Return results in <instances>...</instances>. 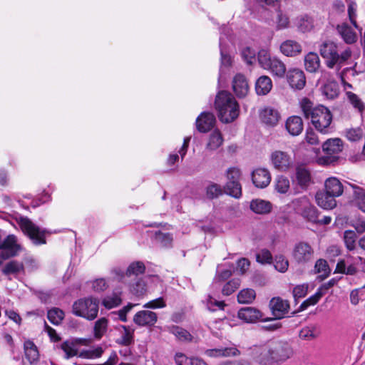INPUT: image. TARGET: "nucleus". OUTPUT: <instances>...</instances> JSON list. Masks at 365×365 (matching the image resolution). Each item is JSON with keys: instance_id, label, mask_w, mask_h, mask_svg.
<instances>
[{"instance_id": "nucleus-10", "label": "nucleus", "mask_w": 365, "mask_h": 365, "mask_svg": "<svg viewBox=\"0 0 365 365\" xmlns=\"http://www.w3.org/2000/svg\"><path fill=\"white\" fill-rule=\"evenodd\" d=\"M269 307L271 310L273 319H281L288 314L289 310V303L287 300L282 299L279 297H273L269 303ZM272 320V319H271Z\"/></svg>"}, {"instance_id": "nucleus-5", "label": "nucleus", "mask_w": 365, "mask_h": 365, "mask_svg": "<svg viewBox=\"0 0 365 365\" xmlns=\"http://www.w3.org/2000/svg\"><path fill=\"white\" fill-rule=\"evenodd\" d=\"M98 304L99 300L94 297L80 299L73 303L72 312L76 316L91 321L98 315Z\"/></svg>"}, {"instance_id": "nucleus-24", "label": "nucleus", "mask_w": 365, "mask_h": 365, "mask_svg": "<svg viewBox=\"0 0 365 365\" xmlns=\"http://www.w3.org/2000/svg\"><path fill=\"white\" fill-rule=\"evenodd\" d=\"M325 191L336 197L342 195L344 188L336 178H329L325 181Z\"/></svg>"}, {"instance_id": "nucleus-16", "label": "nucleus", "mask_w": 365, "mask_h": 365, "mask_svg": "<svg viewBox=\"0 0 365 365\" xmlns=\"http://www.w3.org/2000/svg\"><path fill=\"white\" fill-rule=\"evenodd\" d=\"M232 89L239 98H244L249 92V84L245 76L241 73L235 76L232 80Z\"/></svg>"}, {"instance_id": "nucleus-37", "label": "nucleus", "mask_w": 365, "mask_h": 365, "mask_svg": "<svg viewBox=\"0 0 365 365\" xmlns=\"http://www.w3.org/2000/svg\"><path fill=\"white\" fill-rule=\"evenodd\" d=\"M61 349L65 353V358L70 359L75 356H78L79 353L76 346V343L73 341H65L61 344Z\"/></svg>"}, {"instance_id": "nucleus-40", "label": "nucleus", "mask_w": 365, "mask_h": 365, "mask_svg": "<svg viewBox=\"0 0 365 365\" xmlns=\"http://www.w3.org/2000/svg\"><path fill=\"white\" fill-rule=\"evenodd\" d=\"M256 297L255 291L252 289H244L237 294V301L240 304H250Z\"/></svg>"}, {"instance_id": "nucleus-6", "label": "nucleus", "mask_w": 365, "mask_h": 365, "mask_svg": "<svg viewBox=\"0 0 365 365\" xmlns=\"http://www.w3.org/2000/svg\"><path fill=\"white\" fill-rule=\"evenodd\" d=\"M19 224L23 232L29 237L34 245H40L46 243L45 236L46 231L40 229L29 218L21 217Z\"/></svg>"}, {"instance_id": "nucleus-42", "label": "nucleus", "mask_w": 365, "mask_h": 365, "mask_svg": "<svg viewBox=\"0 0 365 365\" xmlns=\"http://www.w3.org/2000/svg\"><path fill=\"white\" fill-rule=\"evenodd\" d=\"M344 242L346 249L349 251L354 250L356 245V235L353 230H346L344 232Z\"/></svg>"}, {"instance_id": "nucleus-12", "label": "nucleus", "mask_w": 365, "mask_h": 365, "mask_svg": "<svg viewBox=\"0 0 365 365\" xmlns=\"http://www.w3.org/2000/svg\"><path fill=\"white\" fill-rule=\"evenodd\" d=\"M215 116L210 112H202L196 119V128L200 133H207L214 128Z\"/></svg>"}, {"instance_id": "nucleus-34", "label": "nucleus", "mask_w": 365, "mask_h": 365, "mask_svg": "<svg viewBox=\"0 0 365 365\" xmlns=\"http://www.w3.org/2000/svg\"><path fill=\"white\" fill-rule=\"evenodd\" d=\"M24 266L22 262L16 260H11L5 264L3 267L2 272L6 275H16L24 272Z\"/></svg>"}, {"instance_id": "nucleus-33", "label": "nucleus", "mask_w": 365, "mask_h": 365, "mask_svg": "<svg viewBox=\"0 0 365 365\" xmlns=\"http://www.w3.org/2000/svg\"><path fill=\"white\" fill-rule=\"evenodd\" d=\"M223 143V138L219 130H213L210 135L206 148L210 150H215Z\"/></svg>"}, {"instance_id": "nucleus-32", "label": "nucleus", "mask_w": 365, "mask_h": 365, "mask_svg": "<svg viewBox=\"0 0 365 365\" xmlns=\"http://www.w3.org/2000/svg\"><path fill=\"white\" fill-rule=\"evenodd\" d=\"M169 331L180 341L191 342L193 340V336L191 334L182 327L172 326L169 328Z\"/></svg>"}, {"instance_id": "nucleus-3", "label": "nucleus", "mask_w": 365, "mask_h": 365, "mask_svg": "<svg viewBox=\"0 0 365 365\" xmlns=\"http://www.w3.org/2000/svg\"><path fill=\"white\" fill-rule=\"evenodd\" d=\"M220 120L228 123L234 121L239 115V105L232 95L225 91L219 92L215 101Z\"/></svg>"}, {"instance_id": "nucleus-21", "label": "nucleus", "mask_w": 365, "mask_h": 365, "mask_svg": "<svg viewBox=\"0 0 365 365\" xmlns=\"http://www.w3.org/2000/svg\"><path fill=\"white\" fill-rule=\"evenodd\" d=\"M280 51L287 56H294L302 52V46L295 41L287 40L281 44Z\"/></svg>"}, {"instance_id": "nucleus-58", "label": "nucleus", "mask_w": 365, "mask_h": 365, "mask_svg": "<svg viewBox=\"0 0 365 365\" xmlns=\"http://www.w3.org/2000/svg\"><path fill=\"white\" fill-rule=\"evenodd\" d=\"M225 304L223 301H217L211 296H208L207 299V307L210 311H216L217 309H223Z\"/></svg>"}, {"instance_id": "nucleus-54", "label": "nucleus", "mask_w": 365, "mask_h": 365, "mask_svg": "<svg viewBox=\"0 0 365 365\" xmlns=\"http://www.w3.org/2000/svg\"><path fill=\"white\" fill-rule=\"evenodd\" d=\"M289 267L288 260L282 255L276 256L274 259V267L280 272H285Z\"/></svg>"}, {"instance_id": "nucleus-23", "label": "nucleus", "mask_w": 365, "mask_h": 365, "mask_svg": "<svg viewBox=\"0 0 365 365\" xmlns=\"http://www.w3.org/2000/svg\"><path fill=\"white\" fill-rule=\"evenodd\" d=\"M322 149L327 155L338 154L343 150L342 140L340 138L329 139L324 143Z\"/></svg>"}, {"instance_id": "nucleus-26", "label": "nucleus", "mask_w": 365, "mask_h": 365, "mask_svg": "<svg viewBox=\"0 0 365 365\" xmlns=\"http://www.w3.org/2000/svg\"><path fill=\"white\" fill-rule=\"evenodd\" d=\"M297 29L302 33L311 31L314 29V19L307 15L298 16L294 21Z\"/></svg>"}, {"instance_id": "nucleus-46", "label": "nucleus", "mask_w": 365, "mask_h": 365, "mask_svg": "<svg viewBox=\"0 0 365 365\" xmlns=\"http://www.w3.org/2000/svg\"><path fill=\"white\" fill-rule=\"evenodd\" d=\"M322 93L327 98L333 99L339 94L338 85L334 82L327 83L322 88Z\"/></svg>"}, {"instance_id": "nucleus-60", "label": "nucleus", "mask_w": 365, "mask_h": 365, "mask_svg": "<svg viewBox=\"0 0 365 365\" xmlns=\"http://www.w3.org/2000/svg\"><path fill=\"white\" fill-rule=\"evenodd\" d=\"M155 240L163 247H168L171 245L173 237L170 234L158 232L155 233Z\"/></svg>"}, {"instance_id": "nucleus-61", "label": "nucleus", "mask_w": 365, "mask_h": 365, "mask_svg": "<svg viewBox=\"0 0 365 365\" xmlns=\"http://www.w3.org/2000/svg\"><path fill=\"white\" fill-rule=\"evenodd\" d=\"M124 331L122 333L119 343L124 346H128L133 342V336L130 330L123 327Z\"/></svg>"}, {"instance_id": "nucleus-35", "label": "nucleus", "mask_w": 365, "mask_h": 365, "mask_svg": "<svg viewBox=\"0 0 365 365\" xmlns=\"http://www.w3.org/2000/svg\"><path fill=\"white\" fill-rule=\"evenodd\" d=\"M354 188V202L357 207L365 212V190L356 185H352Z\"/></svg>"}, {"instance_id": "nucleus-56", "label": "nucleus", "mask_w": 365, "mask_h": 365, "mask_svg": "<svg viewBox=\"0 0 365 365\" xmlns=\"http://www.w3.org/2000/svg\"><path fill=\"white\" fill-rule=\"evenodd\" d=\"M232 275V272L227 269H220V267L217 269L216 275L214 278L213 284H215L217 282H222L230 278Z\"/></svg>"}, {"instance_id": "nucleus-44", "label": "nucleus", "mask_w": 365, "mask_h": 365, "mask_svg": "<svg viewBox=\"0 0 365 365\" xmlns=\"http://www.w3.org/2000/svg\"><path fill=\"white\" fill-rule=\"evenodd\" d=\"M47 317L53 324L58 325L64 318V312L58 308H53L48 312Z\"/></svg>"}, {"instance_id": "nucleus-55", "label": "nucleus", "mask_w": 365, "mask_h": 365, "mask_svg": "<svg viewBox=\"0 0 365 365\" xmlns=\"http://www.w3.org/2000/svg\"><path fill=\"white\" fill-rule=\"evenodd\" d=\"M314 269L316 272L321 273L325 277H327L330 272L327 261L323 259H319L316 262Z\"/></svg>"}, {"instance_id": "nucleus-49", "label": "nucleus", "mask_w": 365, "mask_h": 365, "mask_svg": "<svg viewBox=\"0 0 365 365\" xmlns=\"http://www.w3.org/2000/svg\"><path fill=\"white\" fill-rule=\"evenodd\" d=\"M275 189L280 193H286L289 189V181L287 178L279 176L276 179Z\"/></svg>"}, {"instance_id": "nucleus-20", "label": "nucleus", "mask_w": 365, "mask_h": 365, "mask_svg": "<svg viewBox=\"0 0 365 365\" xmlns=\"http://www.w3.org/2000/svg\"><path fill=\"white\" fill-rule=\"evenodd\" d=\"M285 127L290 135L293 136L299 135L304 128L302 119L299 116H291L287 120Z\"/></svg>"}, {"instance_id": "nucleus-30", "label": "nucleus", "mask_w": 365, "mask_h": 365, "mask_svg": "<svg viewBox=\"0 0 365 365\" xmlns=\"http://www.w3.org/2000/svg\"><path fill=\"white\" fill-rule=\"evenodd\" d=\"M266 69L269 70L272 73V75L279 78L284 77L286 73L285 64L282 61L275 57H273V59Z\"/></svg>"}, {"instance_id": "nucleus-28", "label": "nucleus", "mask_w": 365, "mask_h": 365, "mask_svg": "<svg viewBox=\"0 0 365 365\" xmlns=\"http://www.w3.org/2000/svg\"><path fill=\"white\" fill-rule=\"evenodd\" d=\"M272 88V82L269 77L267 76H260L255 84V90L258 95L267 94Z\"/></svg>"}, {"instance_id": "nucleus-15", "label": "nucleus", "mask_w": 365, "mask_h": 365, "mask_svg": "<svg viewBox=\"0 0 365 365\" xmlns=\"http://www.w3.org/2000/svg\"><path fill=\"white\" fill-rule=\"evenodd\" d=\"M157 320L156 313L148 310L140 311L133 317L134 322L140 327H152L156 323Z\"/></svg>"}, {"instance_id": "nucleus-57", "label": "nucleus", "mask_w": 365, "mask_h": 365, "mask_svg": "<svg viewBox=\"0 0 365 365\" xmlns=\"http://www.w3.org/2000/svg\"><path fill=\"white\" fill-rule=\"evenodd\" d=\"M257 261L261 264H270L272 262V256L271 252L266 249L262 250L256 255Z\"/></svg>"}, {"instance_id": "nucleus-62", "label": "nucleus", "mask_w": 365, "mask_h": 365, "mask_svg": "<svg viewBox=\"0 0 365 365\" xmlns=\"http://www.w3.org/2000/svg\"><path fill=\"white\" fill-rule=\"evenodd\" d=\"M364 135L363 130L361 128L350 129L346 131V138L350 141H356L362 138Z\"/></svg>"}, {"instance_id": "nucleus-41", "label": "nucleus", "mask_w": 365, "mask_h": 365, "mask_svg": "<svg viewBox=\"0 0 365 365\" xmlns=\"http://www.w3.org/2000/svg\"><path fill=\"white\" fill-rule=\"evenodd\" d=\"M145 267L143 262H135L131 263L127 270H126V276L130 277L131 275H135L136 278H138V276L139 274H142L145 272Z\"/></svg>"}, {"instance_id": "nucleus-53", "label": "nucleus", "mask_w": 365, "mask_h": 365, "mask_svg": "<svg viewBox=\"0 0 365 365\" xmlns=\"http://www.w3.org/2000/svg\"><path fill=\"white\" fill-rule=\"evenodd\" d=\"M346 96L350 103L360 113H361L364 109V105L361 100L356 94L351 92H347Z\"/></svg>"}, {"instance_id": "nucleus-25", "label": "nucleus", "mask_w": 365, "mask_h": 365, "mask_svg": "<svg viewBox=\"0 0 365 365\" xmlns=\"http://www.w3.org/2000/svg\"><path fill=\"white\" fill-rule=\"evenodd\" d=\"M250 208L257 214L264 215L272 210V204L266 200L255 199L250 202Z\"/></svg>"}, {"instance_id": "nucleus-45", "label": "nucleus", "mask_w": 365, "mask_h": 365, "mask_svg": "<svg viewBox=\"0 0 365 365\" xmlns=\"http://www.w3.org/2000/svg\"><path fill=\"white\" fill-rule=\"evenodd\" d=\"M103 353V348L97 346L94 349L82 350L79 352L78 356L83 359H96L101 357Z\"/></svg>"}, {"instance_id": "nucleus-48", "label": "nucleus", "mask_w": 365, "mask_h": 365, "mask_svg": "<svg viewBox=\"0 0 365 365\" xmlns=\"http://www.w3.org/2000/svg\"><path fill=\"white\" fill-rule=\"evenodd\" d=\"M222 193L221 186L217 183L212 182L206 187V196L209 199L217 198Z\"/></svg>"}, {"instance_id": "nucleus-27", "label": "nucleus", "mask_w": 365, "mask_h": 365, "mask_svg": "<svg viewBox=\"0 0 365 365\" xmlns=\"http://www.w3.org/2000/svg\"><path fill=\"white\" fill-rule=\"evenodd\" d=\"M320 331L315 324L304 327L299 332V337L302 340L311 341L319 336Z\"/></svg>"}, {"instance_id": "nucleus-52", "label": "nucleus", "mask_w": 365, "mask_h": 365, "mask_svg": "<svg viewBox=\"0 0 365 365\" xmlns=\"http://www.w3.org/2000/svg\"><path fill=\"white\" fill-rule=\"evenodd\" d=\"M275 21L277 29H286L289 24V19L288 16L280 10L277 11Z\"/></svg>"}, {"instance_id": "nucleus-59", "label": "nucleus", "mask_w": 365, "mask_h": 365, "mask_svg": "<svg viewBox=\"0 0 365 365\" xmlns=\"http://www.w3.org/2000/svg\"><path fill=\"white\" fill-rule=\"evenodd\" d=\"M241 170L237 167H231L226 171L227 181H240Z\"/></svg>"}, {"instance_id": "nucleus-43", "label": "nucleus", "mask_w": 365, "mask_h": 365, "mask_svg": "<svg viewBox=\"0 0 365 365\" xmlns=\"http://www.w3.org/2000/svg\"><path fill=\"white\" fill-rule=\"evenodd\" d=\"M130 292L136 296H142L146 292V284L142 278H136L135 282L130 285Z\"/></svg>"}, {"instance_id": "nucleus-17", "label": "nucleus", "mask_w": 365, "mask_h": 365, "mask_svg": "<svg viewBox=\"0 0 365 365\" xmlns=\"http://www.w3.org/2000/svg\"><path fill=\"white\" fill-rule=\"evenodd\" d=\"M259 118L265 125L274 127L277 125L280 119V114L277 110L267 107L260 111Z\"/></svg>"}, {"instance_id": "nucleus-1", "label": "nucleus", "mask_w": 365, "mask_h": 365, "mask_svg": "<svg viewBox=\"0 0 365 365\" xmlns=\"http://www.w3.org/2000/svg\"><path fill=\"white\" fill-rule=\"evenodd\" d=\"M252 353L257 361L262 365H280L294 355L291 344L282 340L269 341L255 346Z\"/></svg>"}, {"instance_id": "nucleus-47", "label": "nucleus", "mask_w": 365, "mask_h": 365, "mask_svg": "<svg viewBox=\"0 0 365 365\" xmlns=\"http://www.w3.org/2000/svg\"><path fill=\"white\" fill-rule=\"evenodd\" d=\"M240 286V280L239 279H232L227 282L222 289V293L223 295L229 296L235 292Z\"/></svg>"}, {"instance_id": "nucleus-14", "label": "nucleus", "mask_w": 365, "mask_h": 365, "mask_svg": "<svg viewBox=\"0 0 365 365\" xmlns=\"http://www.w3.org/2000/svg\"><path fill=\"white\" fill-rule=\"evenodd\" d=\"M252 180L257 187L264 188L271 182V174L266 168H257L252 173Z\"/></svg>"}, {"instance_id": "nucleus-36", "label": "nucleus", "mask_w": 365, "mask_h": 365, "mask_svg": "<svg viewBox=\"0 0 365 365\" xmlns=\"http://www.w3.org/2000/svg\"><path fill=\"white\" fill-rule=\"evenodd\" d=\"M225 192L235 198H240L242 195L240 181H227L225 186Z\"/></svg>"}, {"instance_id": "nucleus-19", "label": "nucleus", "mask_w": 365, "mask_h": 365, "mask_svg": "<svg viewBox=\"0 0 365 365\" xmlns=\"http://www.w3.org/2000/svg\"><path fill=\"white\" fill-rule=\"evenodd\" d=\"M336 31L345 43L351 44L356 41V34L347 23L343 22L338 24Z\"/></svg>"}, {"instance_id": "nucleus-4", "label": "nucleus", "mask_w": 365, "mask_h": 365, "mask_svg": "<svg viewBox=\"0 0 365 365\" xmlns=\"http://www.w3.org/2000/svg\"><path fill=\"white\" fill-rule=\"evenodd\" d=\"M339 51L338 46L331 41H326L319 46V53L329 68L344 64L351 56L349 48H346L340 53Z\"/></svg>"}, {"instance_id": "nucleus-9", "label": "nucleus", "mask_w": 365, "mask_h": 365, "mask_svg": "<svg viewBox=\"0 0 365 365\" xmlns=\"http://www.w3.org/2000/svg\"><path fill=\"white\" fill-rule=\"evenodd\" d=\"M299 207L297 208V212L306 220L315 223L317 222L318 210L312 205L307 197H302L297 200Z\"/></svg>"}, {"instance_id": "nucleus-63", "label": "nucleus", "mask_w": 365, "mask_h": 365, "mask_svg": "<svg viewBox=\"0 0 365 365\" xmlns=\"http://www.w3.org/2000/svg\"><path fill=\"white\" fill-rule=\"evenodd\" d=\"M308 286L307 284H300L296 286L293 289V297L295 299L302 298L307 293Z\"/></svg>"}, {"instance_id": "nucleus-8", "label": "nucleus", "mask_w": 365, "mask_h": 365, "mask_svg": "<svg viewBox=\"0 0 365 365\" xmlns=\"http://www.w3.org/2000/svg\"><path fill=\"white\" fill-rule=\"evenodd\" d=\"M270 160L273 167L279 171H287L293 165L291 156L287 153L282 150L272 152L270 155Z\"/></svg>"}, {"instance_id": "nucleus-7", "label": "nucleus", "mask_w": 365, "mask_h": 365, "mask_svg": "<svg viewBox=\"0 0 365 365\" xmlns=\"http://www.w3.org/2000/svg\"><path fill=\"white\" fill-rule=\"evenodd\" d=\"M314 253V249L308 242H299L294 245L292 256L297 263L304 264L313 259Z\"/></svg>"}, {"instance_id": "nucleus-38", "label": "nucleus", "mask_w": 365, "mask_h": 365, "mask_svg": "<svg viewBox=\"0 0 365 365\" xmlns=\"http://www.w3.org/2000/svg\"><path fill=\"white\" fill-rule=\"evenodd\" d=\"M122 302L120 292H113L110 295H108L102 300V304L106 309H112L118 306Z\"/></svg>"}, {"instance_id": "nucleus-39", "label": "nucleus", "mask_w": 365, "mask_h": 365, "mask_svg": "<svg viewBox=\"0 0 365 365\" xmlns=\"http://www.w3.org/2000/svg\"><path fill=\"white\" fill-rule=\"evenodd\" d=\"M108 328V320L105 317H102L95 322L93 327L94 337L101 339L105 334Z\"/></svg>"}, {"instance_id": "nucleus-13", "label": "nucleus", "mask_w": 365, "mask_h": 365, "mask_svg": "<svg viewBox=\"0 0 365 365\" xmlns=\"http://www.w3.org/2000/svg\"><path fill=\"white\" fill-rule=\"evenodd\" d=\"M287 79L293 88L301 90L306 84V78L304 72L298 68L289 69L287 73Z\"/></svg>"}, {"instance_id": "nucleus-50", "label": "nucleus", "mask_w": 365, "mask_h": 365, "mask_svg": "<svg viewBox=\"0 0 365 365\" xmlns=\"http://www.w3.org/2000/svg\"><path fill=\"white\" fill-rule=\"evenodd\" d=\"M257 59L260 66L264 69H266L269 64L271 63L273 58L270 56L269 52L267 50L262 49L258 52Z\"/></svg>"}, {"instance_id": "nucleus-31", "label": "nucleus", "mask_w": 365, "mask_h": 365, "mask_svg": "<svg viewBox=\"0 0 365 365\" xmlns=\"http://www.w3.org/2000/svg\"><path fill=\"white\" fill-rule=\"evenodd\" d=\"M296 178L298 184L303 188L307 187L311 181L309 171L304 166H298L296 169Z\"/></svg>"}, {"instance_id": "nucleus-18", "label": "nucleus", "mask_w": 365, "mask_h": 365, "mask_svg": "<svg viewBox=\"0 0 365 365\" xmlns=\"http://www.w3.org/2000/svg\"><path fill=\"white\" fill-rule=\"evenodd\" d=\"M315 198L317 205L324 210H331L336 206V197L325 190L317 192Z\"/></svg>"}, {"instance_id": "nucleus-2", "label": "nucleus", "mask_w": 365, "mask_h": 365, "mask_svg": "<svg viewBox=\"0 0 365 365\" xmlns=\"http://www.w3.org/2000/svg\"><path fill=\"white\" fill-rule=\"evenodd\" d=\"M301 108L304 117L311 119L312 123L318 131L327 133L332 121V115L327 108L322 105L313 107V103L307 98L302 99Z\"/></svg>"}, {"instance_id": "nucleus-29", "label": "nucleus", "mask_w": 365, "mask_h": 365, "mask_svg": "<svg viewBox=\"0 0 365 365\" xmlns=\"http://www.w3.org/2000/svg\"><path fill=\"white\" fill-rule=\"evenodd\" d=\"M320 66V60L318 55L314 52H309L304 57V67L307 71L315 73Z\"/></svg>"}, {"instance_id": "nucleus-11", "label": "nucleus", "mask_w": 365, "mask_h": 365, "mask_svg": "<svg viewBox=\"0 0 365 365\" xmlns=\"http://www.w3.org/2000/svg\"><path fill=\"white\" fill-rule=\"evenodd\" d=\"M238 317L247 323H255L258 320L264 322L271 321V318L262 319L263 314L255 307H247L241 308L238 311Z\"/></svg>"}, {"instance_id": "nucleus-51", "label": "nucleus", "mask_w": 365, "mask_h": 365, "mask_svg": "<svg viewBox=\"0 0 365 365\" xmlns=\"http://www.w3.org/2000/svg\"><path fill=\"white\" fill-rule=\"evenodd\" d=\"M324 292L319 290L312 296L306 299L300 306L302 310L306 309L308 307L316 304L321 297L323 296Z\"/></svg>"}, {"instance_id": "nucleus-22", "label": "nucleus", "mask_w": 365, "mask_h": 365, "mask_svg": "<svg viewBox=\"0 0 365 365\" xmlns=\"http://www.w3.org/2000/svg\"><path fill=\"white\" fill-rule=\"evenodd\" d=\"M239 350L235 347H225L210 349L205 351V354L210 357L231 356L239 354Z\"/></svg>"}, {"instance_id": "nucleus-64", "label": "nucleus", "mask_w": 365, "mask_h": 365, "mask_svg": "<svg viewBox=\"0 0 365 365\" xmlns=\"http://www.w3.org/2000/svg\"><path fill=\"white\" fill-rule=\"evenodd\" d=\"M305 140L307 143L310 145H317L319 143L317 135L311 128L307 130Z\"/></svg>"}]
</instances>
